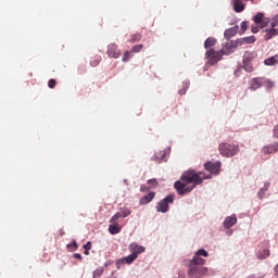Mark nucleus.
I'll return each instance as SVG.
<instances>
[{
    "instance_id": "aec40b11",
    "label": "nucleus",
    "mask_w": 278,
    "mask_h": 278,
    "mask_svg": "<svg viewBox=\"0 0 278 278\" xmlns=\"http://www.w3.org/2000/svg\"><path fill=\"white\" fill-rule=\"evenodd\" d=\"M255 42V36L244 37L237 40L238 45H253Z\"/></svg>"
},
{
    "instance_id": "473e14b6",
    "label": "nucleus",
    "mask_w": 278,
    "mask_h": 278,
    "mask_svg": "<svg viewBox=\"0 0 278 278\" xmlns=\"http://www.w3.org/2000/svg\"><path fill=\"white\" fill-rule=\"evenodd\" d=\"M131 214V211L129 208H125L121 215H122V218H127V216H129Z\"/></svg>"
},
{
    "instance_id": "1a4fd4ad",
    "label": "nucleus",
    "mask_w": 278,
    "mask_h": 278,
    "mask_svg": "<svg viewBox=\"0 0 278 278\" xmlns=\"http://www.w3.org/2000/svg\"><path fill=\"white\" fill-rule=\"evenodd\" d=\"M254 23H255V25H258L261 28H264L268 25L269 20H268V17L264 16V13H257L254 16Z\"/></svg>"
},
{
    "instance_id": "4be33fe9",
    "label": "nucleus",
    "mask_w": 278,
    "mask_h": 278,
    "mask_svg": "<svg viewBox=\"0 0 278 278\" xmlns=\"http://www.w3.org/2000/svg\"><path fill=\"white\" fill-rule=\"evenodd\" d=\"M278 61V55L269 56L264 61L265 66H275Z\"/></svg>"
},
{
    "instance_id": "f257e3e1",
    "label": "nucleus",
    "mask_w": 278,
    "mask_h": 278,
    "mask_svg": "<svg viewBox=\"0 0 278 278\" xmlns=\"http://www.w3.org/2000/svg\"><path fill=\"white\" fill-rule=\"evenodd\" d=\"M204 179H210V176H204L202 172L188 169L180 176V180L174 184V188L178 194L184 197V194H190L197 186H201Z\"/></svg>"
},
{
    "instance_id": "4468645a",
    "label": "nucleus",
    "mask_w": 278,
    "mask_h": 278,
    "mask_svg": "<svg viewBox=\"0 0 278 278\" xmlns=\"http://www.w3.org/2000/svg\"><path fill=\"white\" fill-rule=\"evenodd\" d=\"M136 260H138L136 254H130L122 260L116 261V264L117 266H123V264H132L134 262H136Z\"/></svg>"
},
{
    "instance_id": "c756f323",
    "label": "nucleus",
    "mask_w": 278,
    "mask_h": 278,
    "mask_svg": "<svg viewBox=\"0 0 278 278\" xmlns=\"http://www.w3.org/2000/svg\"><path fill=\"white\" fill-rule=\"evenodd\" d=\"M103 275V267H99L93 271V278H99Z\"/></svg>"
},
{
    "instance_id": "f704fd0d",
    "label": "nucleus",
    "mask_w": 278,
    "mask_h": 278,
    "mask_svg": "<svg viewBox=\"0 0 278 278\" xmlns=\"http://www.w3.org/2000/svg\"><path fill=\"white\" fill-rule=\"evenodd\" d=\"M118 218H122L121 213H116V214L110 219V223H116V220H118Z\"/></svg>"
},
{
    "instance_id": "39448f33",
    "label": "nucleus",
    "mask_w": 278,
    "mask_h": 278,
    "mask_svg": "<svg viewBox=\"0 0 278 278\" xmlns=\"http://www.w3.org/2000/svg\"><path fill=\"white\" fill-rule=\"evenodd\" d=\"M223 55L224 54L220 50L216 51L212 48L205 52V58H206V60H208V64L211 66H214V64H218V62H220V60H223Z\"/></svg>"
},
{
    "instance_id": "8fccbe9b",
    "label": "nucleus",
    "mask_w": 278,
    "mask_h": 278,
    "mask_svg": "<svg viewBox=\"0 0 278 278\" xmlns=\"http://www.w3.org/2000/svg\"><path fill=\"white\" fill-rule=\"evenodd\" d=\"M90 250H85V255H88V252H89Z\"/></svg>"
},
{
    "instance_id": "4c0bfd02",
    "label": "nucleus",
    "mask_w": 278,
    "mask_h": 278,
    "mask_svg": "<svg viewBox=\"0 0 278 278\" xmlns=\"http://www.w3.org/2000/svg\"><path fill=\"white\" fill-rule=\"evenodd\" d=\"M249 27V22L241 23V30L244 31Z\"/></svg>"
},
{
    "instance_id": "20e7f679",
    "label": "nucleus",
    "mask_w": 278,
    "mask_h": 278,
    "mask_svg": "<svg viewBox=\"0 0 278 278\" xmlns=\"http://www.w3.org/2000/svg\"><path fill=\"white\" fill-rule=\"evenodd\" d=\"M175 203V195L169 194L165 197L163 200L159 201L156 204V212L161 214H166L168 212V205Z\"/></svg>"
},
{
    "instance_id": "a18cd8bd",
    "label": "nucleus",
    "mask_w": 278,
    "mask_h": 278,
    "mask_svg": "<svg viewBox=\"0 0 278 278\" xmlns=\"http://www.w3.org/2000/svg\"><path fill=\"white\" fill-rule=\"evenodd\" d=\"M74 257H75V260H81V254L75 253V254H74Z\"/></svg>"
},
{
    "instance_id": "423d86ee",
    "label": "nucleus",
    "mask_w": 278,
    "mask_h": 278,
    "mask_svg": "<svg viewBox=\"0 0 278 278\" xmlns=\"http://www.w3.org/2000/svg\"><path fill=\"white\" fill-rule=\"evenodd\" d=\"M106 55H109V58L118 59L121 56V49H118L116 43H110L108 46Z\"/></svg>"
},
{
    "instance_id": "f8f14e48",
    "label": "nucleus",
    "mask_w": 278,
    "mask_h": 278,
    "mask_svg": "<svg viewBox=\"0 0 278 278\" xmlns=\"http://www.w3.org/2000/svg\"><path fill=\"white\" fill-rule=\"evenodd\" d=\"M237 223H238V217H236V214H232L225 218L223 225L225 229H231V227H233V225H236Z\"/></svg>"
},
{
    "instance_id": "ea45409f",
    "label": "nucleus",
    "mask_w": 278,
    "mask_h": 278,
    "mask_svg": "<svg viewBox=\"0 0 278 278\" xmlns=\"http://www.w3.org/2000/svg\"><path fill=\"white\" fill-rule=\"evenodd\" d=\"M258 27H260V25H256V26L253 25V26H252V33H253V34H257V31H260V28H258Z\"/></svg>"
},
{
    "instance_id": "79ce46f5",
    "label": "nucleus",
    "mask_w": 278,
    "mask_h": 278,
    "mask_svg": "<svg viewBox=\"0 0 278 278\" xmlns=\"http://www.w3.org/2000/svg\"><path fill=\"white\" fill-rule=\"evenodd\" d=\"M274 138L278 139V124L274 127Z\"/></svg>"
},
{
    "instance_id": "49530a36",
    "label": "nucleus",
    "mask_w": 278,
    "mask_h": 278,
    "mask_svg": "<svg viewBox=\"0 0 278 278\" xmlns=\"http://www.w3.org/2000/svg\"><path fill=\"white\" fill-rule=\"evenodd\" d=\"M264 187L268 190V188H270V182H265Z\"/></svg>"
},
{
    "instance_id": "2eb2a0df",
    "label": "nucleus",
    "mask_w": 278,
    "mask_h": 278,
    "mask_svg": "<svg viewBox=\"0 0 278 278\" xmlns=\"http://www.w3.org/2000/svg\"><path fill=\"white\" fill-rule=\"evenodd\" d=\"M155 199V192L151 191L139 200V205H147Z\"/></svg>"
},
{
    "instance_id": "c9c22d12",
    "label": "nucleus",
    "mask_w": 278,
    "mask_h": 278,
    "mask_svg": "<svg viewBox=\"0 0 278 278\" xmlns=\"http://www.w3.org/2000/svg\"><path fill=\"white\" fill-rule=\"evenodd\" d=\"M56 84H58V83L55 81V79L51 78V79L48 81V87H49V88H55Z\"/></svg>"
},
{
    "instance_id": "393cba45",
    "label": "nucleus",
    "mask_w": 278,
    "mask_h": 278,
    "mask_svg": "<svg viewBox=\"0 0 278 278\" xmlns=\"http://www.w3.org/2000/svg\"><path fill=\"white\" fill-rule=\"evenodd\" d=\"M143 45L142 43H139V45H136L131 48V53H140L143 49Z\"/></svg>"
},
{
    "instance_id": "2f4dec72",
    "label": "nucleus",
    "mask_w": 278,
    "mask_h": 278,
    "mask_svg": "<svg viewBox=\"0 0 278 278\" xmlns=\"http://www.w3.org/2000/svg\"><path fill=\"white\" fill-rule=\"evenodd\" d=\"M68 251H77V241L73 240L71 244H67Z\"/></svg>"
},
{
    "instance_id": "f03ea898",
    "label": "nucleus",
    "mask_w": 278,
    "mask_h": 278,
    "mask_svg": "<svg viewBox=\"0 0 278 278\" xmlns=\"http://www.w3.org/2000/svg\"><path fill=\"white\" fill-rule=\"evenodd\" d=\"M210 253L205 251L204 249H200L195 252L193 260L189 262V269H188V277L189 278H200L207 273V269L203 266H205V258L207 257Z\"/></svg>"
},
{
    "instance_id": "7c9ffc66",
    "label": "nucleus",
    "mask_w": 278,
    "mask_h": 278,
    "mask_svg": "<svg viewBox=\"0 0 278 278\" xmlns=\"http://www.w3.org/2000/svg\"><path fill=\"white\" fill-rule=\"evenodd\" d=\"M243 68L248 73H253V65L251 63H243Z\"/></svg>"
},
{
    "instance_id": "0eeeda50",
    "label": "nucleus",
    "mask_w": 278,
    "mask_h": 278,
    "mask_svg": "<svg viewBox=\"0 0 278 278\" xmlns=\"http://www.w3.org/2000/svg\"><path fill=\"white\" fill-rule=\"evenodd\" d=\"M205 170H208L212 175H218L220 173V162H207L204 165Z\"/></svg>"
},
{
    "instance_id": "c85d7f7f",
    "label": "nucleus",
    "mask_w": 278,
    "mask_h": 278,
    "mask_svg": "<svg viewBox=\"0 0 278 278\" xmlns=\"http://www.w3.org/2000/svg\"><path fill=\"white\" fill-rule=\"evenodd\" d=\"M132 55H131V52L129 51H126L124 52V55H123V62H129L131 60Z\"/></svg>"
},
{
    "instance_id": "37998d69",
    "label": "nucleus",
    "mask_w": 278,
    "mask_h": 278,
    "mask_svg": "<svg viewBox=\"0 0 278 278\" xmlns=\"http://www.w3.org/2000/svg\"><path fill=\"white\" fill-rule=\"evenodd\" d=\"M264 189H260L257 195H258V199H264Z\"/></svg>"
},
{
    "instance_id": "dca6fc26",
    "label": "nucleus",
    "mask_w": 278,
    "mask_h": 278,
    "mask_svg": "<svg viewBox=\"0 0 278 278\" xmlns=\"http://www.w3.org/2000/svg\"><path fill=\"white\" fill-rule=\"evenodd\" d=\"M232 8L235 12L240 13V12H244L247 4H244L242 0H232Z\"/></svg>"
},
{
    "instance_id": "f3484780",
    "label": "nucleus",
    "mask_w": 278,
    "mask_h": 278,
    "mask_svg": "<svg viewBox=\"0 0 278 278\" xmlns=\"http://www.w3.org/2000/svg\"><path fill=\"white\" fill-rule=\"evenodd\" d=\"M264 40L268 41V40H273V38H275V36H278V30L277 28H269L264 30Z\"/></svg>"
},
{
    "instance_id": "a211bd4d",
    "label": "nucleus",
    "mask_w": 278,
    "mask_h": 278,
    "mask_svg": "<svg viewBox=\"0 0 278 278\" xmlns=\"http://www.w3.org/2000/svg\"><path fill=\"white\" fill-rule=\"evenodd\" d=\"M236 34H238V26H233V27L226 29L224 33V36H225L226 40H229L230 38H233V36H236Z\"/></svg>"
},
{
    "instance_id": "ddd939ff",
    "label": "nucleus",
    "mask_w": 278,
    "mask_h": 278,
    "mask_svg": "<svg viewBox=\"0 0 278 278\" xmlns=\"http://www.w3.org/2000/svg\"><path fill=\"white\" fill-rule=\"evenodd\" d=\"M278 151V142H274L271 144L263 147V153L265 155H270L273 153H277Z\"/></svg>"
},
{
    "instance_id": "6ab92c4d",
    "label": "nucleus",
    "mask_w": 278,
    "mask_h": 278,
    "mask_svg": "<svg viewBox=\"0 0 278 278\" xmlns=\"http://www.w3.org/2000/svg\"><path fill=\"white\" fill-rule=\"evenodd\" d=\"M255 58H257V53L256 52H245L243 55V63H251L253 62V60H255Z\"/></svg>"
},
{
    "instance_id": "9b49d317",
    "label": "nucleus",
    "mask_w": 278,
    "mask_h": 278,
    "mask_svg": "<svg viewBox=\"0 0 278 278\" xmlns=\"http://www.w3.org/2000/svg\"><path fill=\"white\" fill-rule=\"evenodd\" d=\"M129 251L132 255H136V257H138L141 253H144L146 248L139 245L138 243H130Z\"/></svg>"
},
{
    "instance_id": "5701e85b",
    "label": "nucleus",
    "mask_w": 278,
    "mask_h": 278,
    "mask_svg": "<svg viewBox=\"0 0 278 278\" xmlns=\"http://www.w3.org/2000/svg\"><path fill=\"white\" fill-rule=\"evenodd\" d=\"M257 260H266L270 257V250L265 249L256 254Z\"/></svg>"
},
{
    "instance_id": "bb28decb",
    "label": "nucleus",
    "mask_w": 278,
    "mask_h": 278,
    "mask_svg": "<svg viewBox=\"0 0 278 278\" xmlns=\"http://www.w3.org/2000/svg\"><path fill=\"white\" fill-rule=\"evenodd\" d=\"M140 40H142V35L137 33V34L132 35L130 42H140Z\"/></svg>"
},
{
    "instance_id": "de8ad7c7",
    "label": "nucleus",
    "mask_w": 278,
    "mask_h": 278,
    "mask_svg": "<svg viewBox=\"0 0 278 278\" xmlns=\"http://www.w3.org/2000/svg\"><path fill=\"white\" fill-rule=\"evenodd\" d=\"M261 190H263V192H266L268 189L263 187V188H261Z\"/></svg>"
},
{
    "instance_id": "e433bc0d",
    "label": "nucleus",
    "mask_w": 278,
    "mask_h": 278,
    "mask_svg": "<svg viewBox=\"0 0 278 278\" xmlns=\"http://www.w3.org/2000/svg\"><path fill=\"white\" fill-rule=\"evenodd\" d=\"M270 27H271V29H277V27H278V22L275 21L274 18H271Z\"/></svg>"
},
{
    "instance_id": "b1692460",
    "label": "nucleus",
    "mask_w": 278,
    "mask_h": 278,
    "mask_svg": "<svg viewBox=\"0 0 278 278\" xmlns=\"http://www.w3.org/2000/svg\"><path fill=\"white\" fill-rule=\"evenodd\" d=\"M216 38L214 37H208L205 41H204V48L205 49H211V47H214V45H216Z\"/></svg>"
},
{
    "instance_id": "c03bdc74",
    "label": "nucleus",
    "mask_w": 278,
    "mask_h": 278,
    "mask_svg": "<svg viewBox=\"0 0 278 278\" xmlns=\"http://www.w3.org/2000/svg\"><path fill=\"white\" fill-rule=\"evenodd\" d=\"M186 90H188V86H185V88L180 89L178 92L179 94H186Z\"/></svg>"
},
{
    "instance_id": "72a5a7b5",
    "label": "nucleus",
    "mask_w": 278,
    "mask_h": 278,
    "mask_svg": "<svg viewBox=\"0 0 278 278\" xmlns=\"http://www.w3.org/2000/svg\"><path fill=\"white\" fill-rule=\"evenodd\" d=\"M264 86H266V88H273L275 86V83L265 78Z\"/></svg>"
},
{
    "instance_id": "6e6552de",
    "label": "nucleus",
    "mask_w": 278,
    "mask_h": 278,
    "mask_svg": "<svg viewBox=\"0 0 278 278\" xmlns=\"http://www.w3.org/2000/svg\"><path fill=\"white\" fill-rule=\"evenodd\" d=\"M237 47H238V41L226 42L223 46V49L220 50L222 54L223 55H229V54L233 53V49H236Z\"/></svg>"
},
{
    "instance_id": "9d476101",
    "label": "nucleus",
    "mask_w": 278,
    "mask_h": 278,
    "mask_svg": "<svg viewBox=\"0 0 278 278\" xmlns=\"http://www.w3.org/2000/svg\"><path fill=\"white\" fill-rule=\"evenodd\" d=\"M266 78L264 77H256L250 80V88L251 90H257L264 86Z\"/></svg>"
},
{
    "instance_id": "a19ab883",
    "label": "nucleus",
    "mask_w": 278,
    "mask_h": 278,
    "mask_svg": "<svg viewBox=\"0 0 278 278\" xmlns=\"http://www.w3.org/2000/svg\"><path fill=\"white\" fill-rule=\"evenodd\" d=\"M140 190L141 192H149V187H147V185H141Z\"/></svg>"
},
{
    "instance_id": "58836bf2",
    "label": "nucleus",
    "mask_w": 278,
    "mask_h": 278,
    "mask_svg": "<svg viewBox=\"0 0 278 278\" xmlns=\"http://www.w3.org/2000/svg\"><path fill=\"white\" fill-rule=\"evenodd\" d=\"M84 249L87 250V251H90V249H92V243H91V242H87V243L84 245Z\"/></svg>"
},
{
    "instance_id": "7ed1b4c3",
    "label": "nucleus",
    "mask_w": 278,
    "mask_h": 278,
    "mask_svg": "<svg viewBox=\"0 0 278 278\" xmlns=\"http://www.w3.org/2000/svg\"><path fill=\"white\" fill-rule=\"evenodd\" d=\"M218 151L223 157H233L240 153V146L236 143L222 142L218 147Z\"/></svg>"
},
{
    "instance_id": "09e8293b",
    "label": "nucleus",
    "mask_w": 278,
    "mask_h": 278,
    "mask_svg": "<svg viewBox=\"0 0 278 278\" xmlns=\"http://www.w3.org/2000/svg\"><path fill=\"white\" fill-rule=\"evenodd\" d=\"M275 273H278V264L275 266Z\"/></svg>"
},
{
    "instance_id": "412c9836",
    "label": "nucleus",
    "mask_w": 278,
    "mask_h": 278,
    "mask_svg": "<svg viewBox=\"0 0 278 278\" xmlns=\"http://www.w3.org/2000/svg\"><path fill=\"white\" fill-rule=\"evenodd\" d=\"M109 231L112 236H116V233H121V225H118V223H114L110 225Z\"/></svg>"
},
{
    "instance_id": "a878e982",
    "label": "nucleus",
    "mask_w": 278,
    "mask_h": 278,
    "mask_svg": "<svg viewBox=\"0 0 278 278\" xmlns=\"http://www.w3.org/2000/svg\"><path fill=\"white\" fill-rule=\"evenodd\" d=\"M99 64H101V56H94L91 61H90V66H99Z\"/></svg>"
},
{
    "instance_id": "cd10ccee",
    "label": "nucleus",
    "mask_w": 278,
    "mask_h": 278,
    "mask_svg": "<svg viewBox=\"0 0 278 278\" xmlns=\"http://www.w3.org/2000/svg\"><path fill=\"white\" fill-rule=\"evenodd\" d=\"M148 186H150V188H157L159 184H157V179L155 178H152V179H149L147 181Z\"/></svg>"
}]
</instances>
